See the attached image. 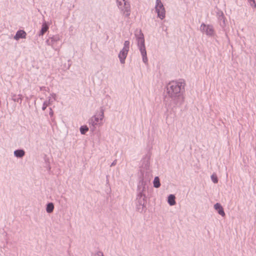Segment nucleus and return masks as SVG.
<instances>
[{
  "label": "nucleus",
  "instance_id": "18",
  "mask_svg": "<svg viewBox=\"0 0 256 256\" xmlns=\"http://www.w3.org/2000/svg\"><path fill=\"white\" fill-rule=\"evenodd\" d=\"M88 130V128L86 126H83L80 128V133L82 134H86Z\"/></svg>",
  "mask_w": 256,
  "mask_h": 256
},
{
  "label": "nucleus",
  "instance_id": "17",
  "mask_svg": "<svg viewBox=\"0 0 256 256\" xmlns=\"http://www.w3.org/2000/svg\"><path fill=\"white\" fill-rule=\"evenodd\" d=\"M217 16H218V20H222L224 23V24L225 20H224V15L222 12V11L218 12H217Z\"/></svg>",
  "mask_w": 256,
  "mask_h": 256
},
{
  "label": "nucleus",
  "instance_id": "7",
  "mask_svg": "<svg viewBox=\"0 0 256 256\" xmlns=\"http://www.w3.org/2000/svg\"><path fill=\"white\" fill-rule=\"evenodd\" d=\"M60 37L58 35H54L50 38L46 40L48 45L50 46L55 50L60 49L61 45L60 44Z\"/></svg>",
  "mask_w": 256,
  "mask_h": 256
},
{
  "label": "nucleus",
  "instance_id": "3",
  "mask_svg": "<svg viewBox=\"0 0 256 256\" xmlns=\"http://www.w3.org/2000/svg\"><path fill=\"white\" fill-rule=\"evenodd\" d=\"M135 36L136 38L138 46L142 56V61L145 64H148V59L146 56L144 34L140 30L135 34Z\"/></svg>",
  "mask_w": 256,
  "mask_h": 256
},
{
  "label": "nucleus",
  "instance_id": "23",
  "mask_svg": "<svg viewBox=\"0 0 256 256\" xmlns=\"http://www.w3.org/2000/svg\"><path fill=\"white\" fill-rule=\"evenodd\" d=\"M116 162H117V160H115L110 164V166H114L115 165H116Z\"/></svg>",
  "mask_w": 256,
  "mask_h": 256
},
{
  "label": "nucleus",
  "instance_id": "13",
  "mask_svg": "<svg viewBox=\"0 0 256 256\" xmlns=\"http://www.w3.org/2000/svg\"><path fill=\"white\" fill-rule=\"evenodd\" d=\"M26 36V32L23 30L17 31V40L18 38H24Z\"/></svg>",
  "mask_w": 256,
  "mask_h": 256
},
{
  "label": "nucleus",
  "instance_id": "1",
  "mask_svg": "<svg viewBox=\"0 0 256 256\" xmlns=\"http://www.w3.org/2000/svg\"><path fill=\"white\" fill-rule=\"evenodd\" d=\"M186 84L183 80L172 81L166 86V93L170 98L168 106L172 108L180 106L184 102Z\"/></svg>",
  "mask_w": 256,
  "mask_h": 256
},
{
  "label": "nucleus",
  "instance_id": "21",
  "mask_svg": "<svg viewBox=\"0 0 256 256\" xmlns=\"http://www.w3.org/2000/svg\"><path fill=\"white\" fill-rule=\"evenodd\" d=\"M49 96H51V100L53 101L56 100V94L52 93Z\"/></svg>",
  "mask_w": 256,
  "mask_h": 256
},
{
  "label": "nucleus",
  "instance_id": "19",
  "mask_svg": "<svg viewBox=\"0 0 256 256\" xmlns=\"http://www.w3.org/2000/svg\"><path fill=\"white\" fill-rule=\"evenodd\" d=\"M25 152L22 150H17V158H22L24 155Z\"/></svg>",
  "mask_w": 256,
  "mask_h": 256
},
{
  "label": "nucleus",
  "instance_id": "26",
  "mask_svg": "<svg viewBox=\"0 0 256 256\" xmlns=\"http://www.w3.org/2000/svg\"><path fill=\"white\" fill-rule=\"evenodd\" d=\"M250 2V4L252 6L254 7V4H253V2Z\"/></svg>",
  "mask_w": 256,
  "mask_h": 256
},
{
  "label": "nucleus",
  "instance_id": "4",
  "mask_svg": "<svg viewBox=\"0 0 256 256\" xmlns=\"http://www.w3.org/2000/svg\"><path fill=\"white\" fill-rule=\"evenodd\" d=\"M104 118V110L101 108L100 111L96 112L94 116H92L88 120L90 130L92 132L95 130L96 126L98 124H102V121Z\"/></svg>",
  "mask_w": 256,
  "mask_h": 256
},
{
  "label": "nucleus",
  "instance_id": "16",
  "mask_svg": "<svg viewBox=\"0 0 256 256\" xmlns=\"http://www.w3.org/2000/svg\"><path fill=\"white\" fill-rule=\"evenodd\" d=\"M154 186L156 188H158L160 186V179L158 176H156L154 180Z\"/></svg>",
  "mask_w": 256,
  "mask_h": 256
},
{
  "label": "nucleus",
  "instance_id": "15",
  "mask_svg": "<svg viewBox=\"0 0 256 256\" xmlns=\"http://www.w3.org/2000/svg\"><path fill=\"white\" fill-rule=\"evenodd\" d=\"M54 209V205L53 203L50 202L47 204L46 207V211L48 213H51L53 212Z\"/></svg>",
  "mask_w": 256,
  "mask_h": 256
},
{
  "label": "nucleus",
  "instance_id": "5",
  "mask_svg": "<svg viewBox=\"0 0 256 256\" xmlns=\"http://www.w3.org/2000/svg\"><path fill=\"white\" fill-rule=\"evenodd\" d=\"M116 4L120 13L126 18H129L130 12V4L128 0H116Z\"/></svg>",
  "mask_w": 256,
  "mask_h": 256
},
{
  "label": "nucleus",
  "instance_id": "12",
  "mask_svg": "<svg viewBox=\"0 0 256 256\" xmlns=\"http://www.w3.org/2000/svg\"><path fill=\"white\" fill-rule=\"evenodd\" d=\"M168 202L170 206H174L176 204L175 196L174 194H170L168 196Z\"/></svg>",
  "mask_w": 256,
  "mask_h": 256
},
{
  "label": "nucleus",
  "instance_id": "9",
  "mask_svg": "<svg viewBox=\"0 0 256 256\" xmlns=\"http://www.w3.org/2000/svg\"><path fill=\"white\" fill-rule=\"evenodd\" d=\"M200 30L208 36H214L215 32L214 27L211 24H206L202 23L200 28Z\"/></svg>",
  "mask_w": 256,
  "mask_h": 256
},
{
  "label": "nucleus",
  "instance_id": "8",
  "mask_svg": "<svg viewBox=\"0 0 256 256\" xmlns=\"http://www.w3.org/2000/svg\"><path fill=\"white\" fill-rule=\"evenodd\" d=\"M155 10L158 14V16L161 20H163L166 16V10L164 4L161 0H156Z\"/></svg>",
  "mask_w": 256,
  "mask_h": 256
},
{
  "label": "nucleus",
  "instance_id": "25",
  "mask_svg": "<svg viewBox=\"0 0 256 256\" xmlns=\"http://www.w3.org/2000/svg\"><path fill=\"white\" fill-rule=\"evenodd\" d=\"M250 2H252L254 4V8H255L256 6V4L254 1V0H248Z\"/></svg>",
  "mask_w": 256,
  "mask_h": 256
},
{
  "label": "nucleus",
  "instance_id": "6",
  "mask_svg": "<svg viewBox=\"0 0 256 256\" xmlns=\"http://www.w3.org/2000/svg\"><path fill=\"white\" fill-rule=\"evenodd\" d=\"M130 42L128 40H126L124 44L122 49L120 52L118 57L121 64L125 63V60L128 56L130 49Z\"/></svg>",
  "mask_w": 256,
  "mask_h": 256
},
{
  "label": "nucleus",
  "instance_id": "22",
  "mask_svg": "<svg viewBox=\"0 0 256 256\" xmlns=\"http://www.w3.org/2000/svg\"><path fill=\"white\" fill-rule=\"evenodd\" d=\"M49 110H50L49 114L50 115V116H52L54 115V112L51 108H50Z\"/></svg>",
  "mask_w": 256,
  "mask_h": 256
},
{
  "label": "nucleus",
  "instance_id": "24",
  "mask_svg": "<svg viewBox=\"0 0 256 256\" xmlns=\"http://www.w3.org/2000/svg\"><path fill=\"white\" fill-rule=\"evenodd\" d=\"M96 256H104L103 253L101 252H98L96 253Z\"/></svg>",
  "mask_w": 256,
  "mask_h": 256
},
{
  "label": "nucleus",
  "instance_id": "14",
  "mask_svg": "<svg viewBox=\"0 0 256 256\" xmlns=\"http://www.w3.org/2000/svg\"><path fill=\"white\" fill-rule=\"evenodd\" d=\"M48 26L46 23H44L42 25V28L40 32L39 36H42L48 30Z\"/></svg>",
  "mask_w": 256,
  "mask_h": 256
},
{
  "label": "nucleus",
  "instance_id": "20",
  "mask_svg": "<svg viewBox=\"0 0 256 256\" xmlns=\"http://www.w3.org/2000/svg\"><path fill=\"white\" fill-rule=\"evenodd\" d=\"M211 179L212 181L214 183L216 184L218 182V180L216 175L212 174L211 176Z\"/></svg>",
  "mask_w": 256,
  "mask_h": 256
},
{
  "label": "nucleus",
  "instance_id": "10",
  "mask_svg": "<svg viewBox=\"0 0 256 256\" xmlns=\"http://www.w3.org/2000/svg\"><path fill=\"white\" fill-rule=\"evenodd\" d=\"M214 208L216 210H218V213L219 214H220L222 216H225V212L222 206L220 204L216 203L214 205Z\"/></svg>",
  "mask_w": 256,
  "mask_h": 256
},
{
  "label": "nucleus",
  "instance_id": "2",
  "mask_svg": "<svg viewBox=\"0 0 256 256\" xmlns=\"http://www.w3.org/2000/svg\"><path fill=\"white\" fill-rule=\"evenodd\" d=\"M146 190V182L142 180L138 186V194L135 202L136 210L140 213L144 212L146 208V196L144 194Z\"/></svg>",
  "mask_w": 256,
  "mask_h": 256
},
{
  "label": "nucleus",
  "instance_id": "27",
  "mask_svg": "<svg viewBox=\"0 0 256 256\" xmlns=\"http://www.w3.org/2000/svg\"><path fill=\"white\" fill-rule=\"evenodd\" d=\"M14 154L16 156V150L14 152Z\"/></svg>",
  "mask_w": 256,
  "mask_h": 256
},
{
  "label": "nucleus",
  "instance_id": "11",
  "mask_svg": "<svg viewBox=\"0 0 256 256\" xmlns=\"http://www.w3.org/2000/svg\"><path fill=\"white\" fill-rule=\"evenodd\" d=\"M52 102L53 100H51V96H48V100H45L43 103L42 110H44L48 106L52 104Z\"/></svg>",
  "mask_w": 256,
  "mask_h": 256
}]
</instances>
